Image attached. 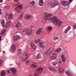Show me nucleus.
<instances>
[{"label": "nucleus", "mask_w": 76, "mask_h": 76, "mask_svg": "<svg viewBox=\"0 0 76 76\" xmlns=\"http://www.w3.org/2000/svg\"><path fill=\"white\" fill-rule=\"evenodd\" d=\"M53 14H48V20L49 21H51V20L56 25H58L59 26H60L61 25L62 22H61L60 20H59V19H58L55 17L53 18L49 17H50V16H51Z\"/></svg>", "instance_id": "nucleus-1"}, {"label": "nucleus", "mask_w": 76, "mask_h": 76, "mask_svg": "<svg viewBox=\"0 0 76 76\" xmlns=\"http://www.w3.org/2000/svg\"><path fill=\"white\" fill-rule=\"evenodd\" d=\"M43 71V68H38L36 71H35L34 73V75L35 76H38L39 75V74L41 73V72Z\"/></svg>", "instance_id": "nucleus-2"}, {"label": "nucleus", "mask_w": 76, "mask_h": 76, "mask_svg": "<svg viewBox=\"0 0 76 76\" xmlns=\"http://www.w3.org/2000/svg\"><path fill=\"white\" fill-rule=\"evenodd\" d=\"M32 29L28 28L22 31V32H26V35H31V34H32Z\"/></svg>", "instance_id": "nucleus-3"}, {"label": "nucleus", "mask_w": 76, "mask_h": 76, "mask_svg": "<svg viewBox=\"0 0 76 76\" xmlns=\"http://www.w3.org/2000/svg\"><path fill=\"white\" fill-rule=\"evenodd\" d=\"M38 45L40 48H43V49L45 48V43L44 41H41V40L40 42L39 43Z\"/></svg>", "instance_id": "nucleus-4"}, {"label": "nucleus", "mask_w": 76, "mask_h": 76, "mask_svg": "<svg viewBox=\"0 0 76 76\" xmlns=\"http://www.w3.org/2000/svg\"><path fill=\"white\" fill-rule=\"evenodd\" d=\"M61 3L63 6H69V3L68 2V1H62L61 2Z\"/></svg>", "instance_id": "nucleus-5"}, {"label": "nucleus", "mask_w": 76, "mask_h": 76, "mask_svg": "<svg viewBox=\"0 0 76 76\" xmlns=\"http://www.w3.org/2000/svg\"><path fill=\"white\" fill-rule=\"evenodd\" d=\"M24 18L27 20H31L32 18V16L30 14H26L25 15Z\"/></svg>", "instance_id": "nucleus-6"}, {"label": "nucleus", "mask_w": 76, "mask_h": 76, "mask_svg": "<svg viewBox=\"0 0 76 76\" xmlns=\"http://www.w3.org/2000/svg\"><path fill=\"white\" fill-rule=\"evenodd\" d=\"M67 57V54H64L61 56V60L63 62H64L66 61V59Z\"/></svg>", "instance_id": "nucleus-7"}, {"label": "nucleus", "mask_w": 76, "mask_h": 76, "mask_svg": "<svg viewBox=\"0 0 76 76\" xmlns=\"http://www.w3.org/2000/svg\"><path fill=\"white\" fill-rule=\"evenodd\" d=\"M10 70L12 72V73L13 74V75H15V74H16L17 72H16V69L14 68H12L10 69Z\"/></svg>", "instance_id": "nucleus-8"}, {"label": "nucleus", "mask_w": 76, "mask_h": 76, "mask_svg": "<svg viewBox=\"0 0 76 76\" xmlns=\"http://www.w3.org/2000/svg\"><path fill=\"white\" fill-rule=\"evenodd\" d=\"M44 15L45 16L43 17V19L47 21L48 20V13L45 12Z\"/></svg>", "instance_id": "nucleus-9"}, {"label": "nucleus", "mask_w": 76, "mask_h": 76, "mask_svg": "<svg viewBox=\"0 0 76 76\" xmlns=\"http://www.w3.org/2000/svg\"><path fill=\"white\" fill-rule=\"evenodd\" d=\"M11 50L12 53H15L16 50V45H12L11 46Z\"/></svg>", "instance_id": "nucleus-10"}, {"label": "nucleus", "mask_w": 76, "mask_h": 76, "mask_svg": "<svg viewBox=\"0 0 76 76\" xmlns=\"http://www.w3.org/2000/svg\"><path fill=\"white\" fill-rule=\"evenodd\" d=\"M58 2V1H56L55 2H53L52 4V5L51 6V7H54L55 6H57L59 4Z\"/></svg>", "instance_id": "nucleus-11"}, {"label": "nucleus", "mask_w": 76, "mask_h": 76, "mask_svg": "<svg viewBox=\"0 0 76 76\" xmlns=\"http://www.w3.org/2000/svg\"><path fill=\"white\" fill-rule=\"evenodd\" d=\"M20 38V37L19 36H18V35H16L14 36L13 38V40L14 41H18L19 40V39Z\"/></svg>", "instance_id": "nucleus-12"}, {"label": "nucleus", "mask_w": 76, "mask_h": 76, "mask_svg": "<svg viewBox=\"0 0 76 76\" xmlns=\"http://www.w3.org/2000/svg\"><path fill=\"white\" fill-rule=\"evenodd\" d=\"M56 57L57 54L56 53H53V56L50 57V58L51 60H54V59H55V58H56Z\"/></svg>", "instance_id": "nucleus-13"}, {"label": "nucleus", "mask_w": 76, "mask_h": 76, "mask_svg": "<svg viewBox=\"0 0 76 76\" xmlns=\"http://www.w3.org/2000/svg\"><path fill=\"white\" fill-rule=\"evenodd\" d=\"M42 28H39L38 29V30H37L36 32V34L37 35H39L41 34V32H42Z\"/></svg>", "instance_id": "nucleus-14"}, {"label": "nucleus", "mask_w": 76, "mask_h": 76, "mask_svg": "<svg viewBox=\"0 0 76 76\" xmlns=\"http://www.w3.org/2000/svg\"><path fill=\"white\" fill-rule=\"evenodd\" d=\"M31 45L32 49H34V50H36V46H35V44L32 43H31Z\"/></svg>", "instance_id": "nucleus-15"}, {"label": "nucleus", "mask_w": 76, "mask_h": 76, "mask_svg": "<svg viewBox=\"0 0 76 76\" xmlns=\"http://www.w3.org/2000/svg\"><path fill=\"white\" fill-rule=\"evenodd\" d=\"M54 51V48H51L50 49L48 50V55H50L52 51Z\"/></svg>", "instance_id": "nucleus-16"}, {"label": "nucleus", "mask_w": 76, "mask_h": 76, "mask_svg": "<svg viewBox=\"0 0 76 76\" xmlns=\"http://www.w3.org/2000/svg\"><path fill=\"white\" fill-rule=\"evenodd\" d=\"M10 23H11V20H10L7 23L5 26L6 28L7 29V28H8V27H9L10 25Z\"/></svg>", "instance_id": "nucleus-17"}, {"label": "nucleus", "mask_w": 76, "mask_h": 76, "mask_svg": "<svg viewBox=\"0 0 76 76\" xmlns=\"http://www.w3.org/2000/svg\"><path fill=\"white\" fill-rule=\"evenodd\" d=\"M59 72L60 74H62L64 72V70L62 68H59Z\"/></svg>", "instance_id": "nucleus-18"}, {"label": "nucleus", "mask_w": 76, "mask_h": 76, "mask_svg": "<svg viewBox=\"0 0 76 76\" xmlns=\"http://www.w3.org/2000/svg\"><path fill=\"white\" fill-rule=\"evenodd\" d=\"M1 23L2 25L3 28H4L5 27V23L4 22V19L2 20L1 21Z\"/></svg>", "instance_id": "nucleus-19"}, {"label": "nucleus", "mask_w": 76, "mask_h": 76, "mask_svg": "<svg viewBox=\"0 0 76 76\" xmlns=\"http://www.w3.org/2000/svg\"><path fill=\"white\" fill-rule=\"evenodd\" d=\"M39 2V5L40 6H43V5L44 4L43 0H40Z\"/></svg>", "instance_id": "nucleus-20"}, {"label": "nucleus", "mask_w": 76, "mask_h": 76, "mask_svg": "<svg viewBox=\"0 0 76 76\" xmlns=\"http://www.w3.org/2000/svg\"><path fill=\"white\" fill-rule=\"evenodd\" d=\"M61 50H62V49L61 48H59L55 50V52H57V53H59L61 51Z\"/></svg>", "instance_id": "nucleus-21"}, {"label": "nucleus", "mask_w": 76, "mask_h": 76, "mask_svg": "<svg viewBox=\"0 0 76 76\" xmlns=\"http://www.w3.org/2000/svg\"><path fill=\"white\" fill-rule=\"evenodd\" d=\"M48 69L52 72H56V69L54 68H53L52 67H49Z\"/></svg>", "instance_id": "nucleus-22"}, {"label": "nucleus", "mask_w": 76, "mask_h": 76, "mask_svg": "<svg viewBox=\"0 0 76 76\" xmlns=\"http://www.w3.org/2000/svg\"><path fill=\"white\" fill-rule=\"evenodd\" d=\"M65 73L68 76H72V74L71 72H70L69 71H66L65 72Z\"/></svg>", "instance_id": "nucleus-23"}, {"label": "nucleus", "mask_w": 76, "mask_h": 76, "mask_svg": "<svg viewBox=\"0 0 76 76\" xmlns=\"http://www.w3.org/2000/svg\"><path fill=\"white\" fill-rule=\"evenodd\" d=\"M70 28H71L70 26H68L67 27V28L66 29L65 31V34H66V33H67V32H68V31H69L70 30Z\"/></svg>", "instance_id": "nucleus-24"}, {"label": "nucleus", "mask_w": 76, "mask_h": 76, "mask_svg": "<svg viewBox=\"0 0 76 76\" xmlns=\"http://www.w3.org/2000/svg\"><path fill=\"white\" fill-rule=\"evenodd\" d=\"M18 56H19L20 54H22V50L20 49H19L18 51Z\"/></svg>", "instance_id": "nucleus-25"}, {"label": "nucleus", "mask_w": 76, "mask_h": 76, "mask_svg": "<svg viewBox=\"0 0 76 76\" xmlns=\"http://www.w3.org/2000/svg\"><path fill=\"white\" fill-rule=\"evenodd\" d=\"M18 9H20L21 10L22 9V5H20L18 7H17L15 8V10H17Z\"/></svg>", "instance_id": "nucleus-26"}, {"label": "nucleus", "mask_w": 76, "mask_h": 76, "mask_svg": "<svg viewBox=\"0 0 76 76\" xmlns=\"http://www.w3.org/2000/svg\"><path fill=\"white\" fill-rule=\"evenodd\" d=\"M6 32V30L5 29L3 30L1 33V35H4Z\"/></svg>", "instance_id": "nucleus-27"}, {"label": "nucleus", "mask_w": 76, "mask_h": 76, "mask_svg": "<svg viewBox=\"0 0 76 76\" xmlns=\"http://www.w3.org/2000/svg\"><path fill=\"white\" fill-rule=\"evenodd\" d=\"M20 22L18 21V22L16 24V27L18 28V27H19V26H20Z\"/></svg>", "instance_id": "nucleus-28"}, {"label": "nucleus", "mask_w": 76, "mask_h": 76, "mask_svg": "<svg viewBox=\"0 0 76 76\" xmlns=\"http://www.w3.org/2000/svg\"><path fill=\"white\" fill-rule=\"evenodd\" d=\"M6 75V72L2 71L1 72V76H4Z\"/></svg>", "instance_id": "nucleus-29"}, {"label": "nucleus", "mask_w": 76, "mask_h": 76, "mask_svg": "<svg viewBox=\"0 0 76 76\" xmlns=\"http://www.w3.org/2000/svg\"><path fill=\"white\" fill-rule=\"evenodd\" d=\"M40 58H41V54H39L37 56V58L39 59Z\"/></svg>", "instance_id": "nucleus-30"}, {"label": "nucleus", "mask_w": 76, "mask_h": 76, "mask_svg": "<svg viewBox=\"0 0 76 76\" xmlns=\"http://www.w3.org/2000/svg\"><path fill=\"white\" fill-rule=\"evenodd\" d=\"M52 63L53 66H55L56 65H57V62H52Z\"/></svg>", "instance_id": "nucleus-31"}, {"label": "nucleus", "mask_w": 76, "mask_h": 76, "mask_svg": "<svg viewBox=\"0 0 76 76\" xmlns=\"http://www.w3.org/2000/svg\"><path fill=\"white\" fill-rule=\"evenodd\" d=\"M52 27L51 26L48 27V31H51L52 30Z\"/></svg>", "instance_id": "nucleus-32"}, {"label": "nucleus", "mask_w": 76, "mask_h": 76, "mask_svg": "<svg viewBox=\"0 0 76 76\" xmlns=\"http://www.w3.org/2000/svg\"><path fill=\"white\" fill-rule=\"evenodd\" d=\"M12 14H10L9 15V17L8 18L9 19H12Z\"/></svg>", "instance_id": "nucleus-33"}, {"label": "nucleus", "mask_w": 76, "mask_h": 76, "mask_svg": "<svg viewBox=\"0 0 76 76\" xmlns=\"http://www.w3.org/2000/svg\"><path fill=\"white\" fill-rule=\"evenodd\" d=\"M41 41V40L39 39H37L35 41V42L36 43H38L39 42H40Z\"/></svg>", "instance_id": "nucleus-34"}, {"label": "nucleus", "mask_w": 76, "mask_h": 76, "mask_svg": "<svg viewBox=\"0 0 76 76\" xmlns=\"http://www.w3.org/2000/svg\"><path fill=\"white\" fill-rule=\"evenodd\" d=\"M32 66L34 68H36V67H37V65H36V63L33 64Z\"/></svg>", "instance_id": "nucleus-35"}, {"label": "nucleus", "mask_w": 76, "mask_h": 76, "mask_svg": "<svg viewBox=\"0 0 76 76\" xmlns=\"http://www.w3.org/2000/svg\"><path fill=\"white\" fill-rule=\"evenodd\" d=\"M28 56H26V57L24 59H23V61H26V60H28Z\"/></svg>", "instance_id": "nucleus-36"}, {"label": "nucleus", "mask_w": 76, "mask_h": 76, "mask_svg": "<svg viewBox=\"0 0 76 76\" xmlns=\"http://www.w3.org/2000/svg\"><path fill=\"white\" fill-rule=\"evenodd\" d=\"M24 54H25L26 56H29V54H28V53L27 52H25L24 53Z\"/></svg>", "instance_id": "nucleus-37"}, {"label": "nucleus", "mask_w": 76, "mask_h": 76, "mask_svg": "<svg viewBox=\"0 0 76 76\" xmlns=\"http://www.w3.org/2000/svg\"><path fill=\"white\" fill-rule=\"evenodd\" d=\"M3 63V61L2 60L0 59V66H1L2 65V63Z\"/></svg>", "instance_id": "nucleus-38"}, {"label": "nucleus", "mask_w": 76, "mask_h": 76, "mask_svg": "<svg viewBox=\"0 0 76 76\" xmlns=\"http://www.w3.org/2000/svg\"><path fill=\"white\" fill-rule=\"evenodd\" d=\"M29 61L30 60H28L26 61V63L27 65H28V66H29Z\"/></svg>", "instance_id": "nucleus-39"}, {"label": "nucleus", "mask_w": 76, "mask_h": 76, "mask_svg": "<svg viewBox=\"0 0 76 76\" xmlns=\"http://www.w3.org/2000/svg\"><path fill=\"white\" fill-rule=\"evenodd\" d=\"M22 17H23V14H22L20 16V17L19 18V19H20H20H22Z\"/></svg>", "instance_id": "nucleus-40"}, {"label": "nucleus", "mask_w": 76, "mask_h": 76, "mask_svg": "<svg viewBox=\"0 0 76 76\" xmlns=\"http://www.w3.org/2000/svg\"><path fill=\"white\" fill-rule=\"evenodd\" d=\"M35 2L34 1H32L31 2V4H32V5H34V4H35Z\"/></svg>", "instance_id": "nucleus-41"}, {"label": "nucleus", "mask_w": 76, "mask_h": 76, "mask_svg": "<svg viewBox=\"0 0 76 76\" xmlns=\"http://www.w3.org/2000/svg\"><path fill=\"white\" fill-rule=\"evenodd\" d=\"M58 38L57 37H55V38H53V40H56V39H58Z\"/></svg>", "instance_id": "nucleus-42"}, {"label": "nucleus", "mask_w": 76, "mask_h": 76, "mask_svg": "<svg viewBox=\"0 0 76 76\" xmlns=\"http://www.w3.org/2000/svg\"><path fill=\"white\" fill-rule=\"evenodd\" d=\"M73 28L74 29H76V24H75L73 25Z\"/></svg>", "instance_id": "nucleus-43"}, {"label": "nucleus", "mask_w": 76, "mask_h": 76, "mask_svg": "<svg viewBox=\"0 0 76 76\" xmlns=\"http://www.w3.org/2000/svg\"><path fill=\"white\" fill-rule=\"evenodd\" d=\"M73 1V0H69V3H72V1Z\"/></svg>", "instance_id": "nucleus-44"}, {"label": "nucleus", "mask_w": 76, "mask_h": 76, "mask_svg": "<svg viewBox=\"0 0 76 76\" xmlns=\"http://www.w3.org/2000/svg\"><path fill=\"white\" fill-rule=\"evenodd\" d=\"M17 10L18 12V13H20V10H19V9H17Z\"/></svg>", "instance_id": "nucleus-45"}, {"label": "nucleus", "mask_w": 76, "mask_h": 76, "mask_svg": "<svg viewBox=\"0 0 76 76\" xmlns=\"http://www.w3.org/2000/svg\"><path fill=\"white\" fill-rule=\"evenodd\" d=\"M45 55H47L48 54V51H46L45 53Z\"/></svg>", "instance_id": "nucleus-46"}, {"label": "nucleus", "mask_w": 76, "mask_h": 76, "mask_svg": "<svg viewBox=\"0 0 76 76\" xmlns=\"http://www.w3.org/2000/svg\"><path fill=\"white\" fill-rule=\"evenodd\" d=\"M7 73H10V71L9 70H7Z\"/></svg>", "instance_id": "nucleus-47"}, {"label": "nucleus", "mask_w": 76, "mask_h": 76, "mask_svg": "<svg viewBox=\"0 0 76 76\" xmlns=\"http://www.w3.org/2000/svg\"><path fill=\"white\" fill-rule=\"evenodd\" d=\"M2 10H1V9L0 10V15H1V11Z\"/></svg>", "instance_id": "nucleus-48"}, {"label": "nucleus", "mask_w": 76, "mask_h": 76, "mask_svg": "<svg viewBox=\"0 0 76 76\" xmlns=\"http://www.w3.org/2000/svg\"><path fill=\"white\" fill-rule=\"evenodd\" d=\"M3 0H0V3H2Z\"/></svg>", "instance_id": "nucleus-49"}, {"label": "nucleus", "mask_w": 76, "mask_h": 76, "mask_svg": "<svg viewBox=\"0 0 76 76\" xmlns=\"http://www.w3.org/2000/svg\"><path fill=\"white\" fill-rule=\"evenodd\" d=\"M15 1H16V2H18V0H14Z\"/></svg>", "instance_id": "nucleus-50"}, {"label": "nucleus", "mask_w": 76, "mask_h": 76, "mask_svg": "<svg viewBox=\"0 0 76 76\" xmlns=\"http://www.w3.org/2000/svg\"><path fill=\"white\" fill-rule=\"evenodd\" d=\"M1 36H0V41H1Z\"/></svg>", "instance_id": "nucleus-51"}, {"label": "nucleus", "mask_w": 76, "mask_h": 76, "mask_svg": "<svg viewBox=\"0 0 76 76\" xmlns=\"http://www.w3.org/2000/svg\"><path fill=\"white\" fill-rule=\"evenodd\" d=\"M3 53H4V54H5V51H3Z\"/></svg>", "instance_id": "nucleus-52"}, {"label": "nucleus", "mask_w": 76, "mask_h": 76, "mask_svg": "<svg viewBox=\"0 0 76 76\" xmlns=\"http://www.w3.org/2000/svg\"><path fill=\"white\" fill-rule=\"evenodd\" d=\"M53 1H57V0H53Z\"/></svg>", "instance_id": "nucleus-53"}, {"label": "nucleus", "mask_w": 76, "mask_h": 76, "mask_svg": "<svg viewBox=\"0 0 76 76\" xmlns=\"http://www.w3.org/2000/svg\"><path fill=\"white\" fill-rule=\"evenodd\" d=\"M31 28H34V26H31Z\"/></svg>", "instance_id": "nucleus-54"}, {"label": "nucleus", "mask_w": 76, "mask_h": 76, "mask_svg": "<svg viewBox=\"0 0 76 76\" xmlns=\"http://www.w3.org/2000/svg\"><path fill=\"white\" fill-rule=\"evenodd\" d=\"M59 63H61V61H59Z\"/></svg>", "instance_id": "nucleus-55"}, {"label": "nucleus", "mask_w": 76, "mask_h": 76, "mask_svg": "<svg viewBox=\"0 0 76 76\" xmlns=\"http://www.w3.org/2000/svg\"><path fill=\"white\" fill-rule=\"evenodd\" d=\"M6 7H7L6 6H5V8H6Z\"/></svg>", "instance_id": "nucleus-56"}]
</instances>
